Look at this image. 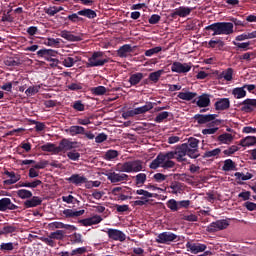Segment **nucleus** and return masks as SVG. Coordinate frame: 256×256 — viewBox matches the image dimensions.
Here are the masks:
<instances>
[{
	"mask_svg": "<svg viewBox=\"0 0 256 256\" xmlns=\"http://www.w3.org/2000/svg\"><path fill=\"white\" fill-rule=\"evenodd\" d=\"M231 22H215L204 28L206 35H212L215 37L217 35H233V25L236 27H247V21L239 20L237 18H230Z\"/></svg>",
	"mask_w": 256,
	"mask_h": 256,
	"instance_id": "obj_1",
	"label": "nucleus"
},
{
	"mask_svg": "<svg viewBox=\"0 0 256 256\" xmlns=\"http://www.w3.org/2000/svg\"><path fill=\"white\" fill-rule=\"evenodd\" d=\"M118 170L121 173H139V171H143V161L133 160L124 162L118 165Z\"/></svg>",
	"mask_w": 256,
	"mask_h": 256,
	"instance_id": "obj_2",
	"label": "nucleus"
},
{
	"mask_svg": "<svg viewBox=\"0 0 256 256\" xmlns=\"http://www.w3.org/2000/svg\"><path fill=\"white\" fill-rule=\"evenodd\" d=\"M194 119L197 121L198 125H205L207 123V127L221 125V120L217 119V114H195Z\"/></svg>",
	"mask_w": 256,
	"mask_h": 256,
	"instance_id": "obj_3",
	"label": "nucleus"
},
{
	"mask_svg": "<svg viewBox=\"0 0 256 256\" xmlns=\"http://www.w3.org/2000/svg\"><path fill=\"white\" fill-rule=\"evenodd\" d=\"M105 53L101 51L93 52L92 56L88 58V62L86 63L87 69L91 67H103L106 63H109V58H103Z\"/></svg>",
	"mask_w": 256,
	"mask_h": 256,
	"instance_id": "obj_4",
	"label": "nucleus"
},
{
	"mask_svg": "<svg viewBox=\"0 0 256 256\" xmlns=\"http://www.w3.org/2000/svg\"><path fill=\"white\" fill-rule=\"evenodd\" d=\"M171 159H177V156L174 151L166 152V153H159L157 157L150 163V169H159V166L163 161H171Z\"/></svg>",
	"mask_w": 256,
	"mask_h": 256,
	"instance_id": "obj_5",
	"label": "nucleus"
},
{
	"mask_svg": "<svg viewBox=\"0 0 256 256\" xmlns=\"http://www.w3.org/2000/svg\"><path fill=\"white\" fill-rule=\"evenodd\" d=\"M173 241H179V236L173 232H162L156 238L157 243L164 245L173 243Z\"/></svg>",
	"mask_w": 256,
	"mask_h": 256,
	"instance_id": "obj_6",
	"label": "nucleus"
},
{
	"mask_svg": "<svg viewBox=\"0 0 256 256\" xmlns=\"http://www.w3.org/2000/svg\"><path fill=\"white\" fill-rule=\"evenodd\" d=\"M229 227V220H217L215 222L210 223L207 226L208 233H217V231H223V229H227Z\"/></svg>",
	"mask_w": 256,
	"mask_h": 256,
	"instance_id": "obj_7",
	"label": "nucleus"
},
{
	"mask_svg": "<svg viewBox=\"0 0 256 256\" xmlns=\"http://www.w3.org/2000/svg\"><path fill=\"white\" fill-rule=\"evenodd\" d=\"M193 11L192 8L186 7V6H180L176 9H174L171 13H170V17L172 19H177V17H189V15H191V12Z\"/></svg>",
	"mask_w": 256,
	"mask_h": 256,
	"instance_id": "obj_8",
	"label": "nucleus"
},
{
	"mask_svg": "<svg viewBox=\"0 0 256 256\" xmlns=\"http://www.w3.org/2000/svg\"><path fill=\"white\" fill-rule=\"evenodd\" d=\"M107 235L109 239H112V241H120V243H123V241L127 239L125 233L118 229L109 228L107 230Z\"/></svg>",
	"mask_w": 256,
	"mask_h": 256,
	"instance_id": "obj_9",
	"label": "nucleus"
},
{
	"mask_svg": "<svg viewBox=\"0 0 256 256\" xmlns=\"http://www.w3.org/2000/svg\"><path fill=\"white\" fill-rule=\"evenodd\" d=\"M172 73H189L191 71V64L189 63H181V62H173L171 66Z\"/></svg>",
	"mask_w": 256,
	"mask_h": 256,
	"instance_id": "obj_10",
	"label": "nucleus"
},
{
	"mask_svg": "<svg viewBox=\"0 0 256 256\" xmlns=\"http://www.w3.org/2000/svg\"><path fill=\"white\" fill-rule=\"evenodd\" d=\"M186 249L190 251V253L197 255V253H203V251L207 249V245L199 242H187Z\"/></svg>",
	"mask_w": 256,
	"mask_h": 256,
	"instance_id": "obj_11",
	"label": "nucleus"
},
{
	"mask_svg": "<svg viewBox=\"0 0 256 256\" xmlns=\"http://www.w3.org/2000/svg\"><path fill=\"white\" fill-rule=\"evenodd\" d=\"M244 113H253L256 109V99L247 98L239 104Z\"/></svg>",
	"mask_w": 256,
	"mask_h": 256,
	"instance_id": "obj_12",
	"label": "nucleus"
},
{
	"mask_svg": "<svg viewBox=\"0 0 256 256\" xmlns=\"http://www.w3.org/2000/svg\"><path fill=\"white\" fill-rule=\"evenodd\" d=\"M174 153L176 155V161H178V163H183L187 161V158H185V156L187 155V143H183L180 146L176 147Z\"/></svg>",
	"mask_w": 256,
	"mask_h": 256,
	"instance_id": "obj_13",
	"label": "nucleus"
},
{
	"mask_svg": "<svg viewBox=\"0 0 256 256\" xmlns=\"http://www.w3.org/2000/svg\"><path fill=\"white\" fill-rule=\"evenodd\" d=\"M75 145H77V142H73L67 138H64L59 142L58 152L65 153V151H71V149H75Z\"/></svg>",
	"mask_w": 256,
	"mask_h": 256,
	"instance_id": "obj_14",
	"label": "nucleus"
},
{
	"mask_svg": "<svg viewBox=\"0 0 256 256\" xmlns=\"http://www.w3.org/2000/svg\"><path fill=\"white\" fill-rule=\"evenodd\" d=\"M66 181L72 185H75L76 187H81L83 184L88 183L87 177L81 176L80 174H72L66 179Z\"/></svg>",
	"mask_w": 256,
	"mask_h": 256,
	"instance_id": "obj_15",
	"label": "nucleus"
},
{
	"mask_svg": "<svg viewBox=\"0 0 256 256\" xmlns=\"http://www.w3.org/2000/svg\"><path fill=\"white\" fill-rule=\"evenodd\" d=\"M15 209H19V206L11 202V198L0 199V211H15Z\"/></svg>",
	"mask_w": 256,
	"mask_h": 256,
	"instance_id": "obj_16",
	"label": "nucleus"
},
{
	"mask_svg": "<svg viewBox=\"0 0 256 256\" xmlns=\"http://www.w3.org/2000/svg\"><path fill=\"white\" fill-rule=\"evenodd\" d=\"M43 203V199L39 196H32L24 201V209H33L34 207H39Z\"/></svg>",
	"mask_w": 256,
	"mask_h": 256,
	"instance_id": "obj_17",
	"label": "nucleus"
},
{
	"mask_svg": "<svg viewBox=\"0 0 256 256\" xmlns=\"http://www.w3.org/2000/svg\"><path fill=\"white\" fill-rule=\"evenodd\" d=\"M107 179L111 183H121L123 181H127L129 179V175L110 172L107 174Z\"/></svg>",
	"mask_w": 256,
	"mask_h": 256,
	"instance_id": "obj_18",
	"label": "nucleus"
},
{
	"mask_svg": "<svg viewBox=\"0 0 256 256\" xmlns=\"http://www.w3.org/2000/svg\"><path fill=\"white\" fill-rule=\"evenodd\" d=\"M216 111H227L231 107L229 98H218L214 104Z\"/></svg>",
	"mask_w": 256,
	"mask_h": 256,
	"instance_id": "obj_19",
	"label": "nucleus"
},
{
	"mask_svg": "<svg viewBox=\"0 0 256 256\" xmlns=\"http://www.w3.org/2000/svg\"><path fill=\"white\" fill-rule=\"evenodd\" d=\"M4 175L9 177V179L4 180V185H15L17 181H21V175L16 174L15 172H9V170L4 171Z\"/></svg>",
	"mask_w": 256,
	"mask_h": 256,
	"instance_id": "obj_20",
	"label": "nucleus"
},
{
	"mask_svg": "<svg viewBox=\"0 0 256 256\" xmlns=\"http://www.w3.org/2000/svg\"><path fill=\"white\" fill-rule=\"evenodd\" d=\"M58 35L59 37H62V39H66V41H71V42L83 41V38L81 36L73 35L71 31H68V30H62Z\"/></svg>",
	"mask_w": 256,
	"mask_h": 256,
	"instance_id": "obj_21",
	"label": "nucleus"
},
{
	"mask_svg": "<svg viewBox=\"0 0 256 256\" xmlns=\"http://www.w3.org/2000/svg\"><path fill=\"white\" fill-rule=\"evenodd\" d=\"M143 77H145V74L141 72H136L134 74H131L128 83H130L131 87H137L143 81Z\"/></svg>",
	"mask_w": 256,
	"mask_h": 256,
	"instance_id": "obj_22",
	"label": "nucleus"
},
{
	"mask_svg": "<svg viewBox=\"0 0 256 256\" xmlns=\"http://www.w3.org/2000/svg\"><path fill=\"white\" fill-rule=\"evenodd\" d=\"M129 53H133V47L130 44H124L117 50V56L121 59L127 58Z\"/></svg>",
	"mask_w": 256,
	"mask_h": 256,
	"instance_id": "obj_23",
	"label": "nucleus"
},
{
	"mask_svg": "<svg viewBox=\"0 0 256 256\" xmlns=\"http://www.w3.org/2000/svg\"><path fill=\"white\" fill-rule=\"evenodd\" d=\"M63 215L66 219H75V217H81V215H85V210H73V209H65L63 210Z\"/></svg>",
	"mask_w": 256,
	"mask_h": 256,
	"instance_id": "obj_24",
	"label": "nucleus"
},
{
	"mask_svg": "<svg viewBox=\"0 0 256 256\" xmlns=\"http://www.w3.org/2000/svg\"><path fill=\"white\" fill-rule=\"evenodd\" d=\"M209 94H202L198 97V101L196 102V105L198 107L204 108L209 107L211 105V98H209Z\"/></svg>",
	"mask_w": 256,
	"mask_h": 256,
	"instance_id": "obj_25",
	"label": "nucleus"
},
{
	"mask_svg": "<svg viewBox=\"0 0 256 256\" xmlns=\"http://www.w3.org/2000/svg\"><path fill=\"white\" fill-rule=\"evenodd\" d=\"M42 151L46 153H52L53 155H59V146H56L53 143H46L40 147Z\"/></svg>",
	"mask_w": 256,
	"mask_h": 256,
	"instance_id": "obj_26",
	"label": "nucleus"
},
{
	"mask_svg": "<svg viewBox=\"0 0 256 256\" xmlns=\"http://www.w3.org/2000/svg\"><path fill=\"white\" fill-rule=\"evenodd\" d=\"M38 57H43L44 59H46L47 61H49V59H51V57H55V55H57V51L53 50V49H41L37 52Z\"/></svg>",
	"mask_w": 256,
	"mask_h": 256,
	"instance_id": "obj_27",
	"label": "nucleus"
},
{
	"mask_svg": "<svg viewBox=\"0 0 256 256\" xmlns=\"http://www.w3.org/2000/svg\"><path fill=\"white\" fill-rule=\"evenodd\" d=\"M234 177H236L238 185H243L242 181H249V179H253V174L249 172H247L246 174L242 172H236L234 174Z\"/></svg>",
	"mask_w": 256,
	"mask_h": 256,
	"instance_id": "obj_28",
	"label": "nucleus"
},
{
	"mask_svg": "<svg viewBox=\"0 0 256 256\" xmlns=\"http://www.w3.org/2000/svg\"><path fill=\"white\" fill-rule=\"evenodd\" d=\"M223 47H225V42H223L221 39H211L208 42L209 49H218V51H223Z\"/></svg>",
	"mask_w": 256,
	"mask_h": 256,
	"instance_id": "obj_29",
	"label": "nucleus"
},
{
	"mask_svg": "<svg viewBox=\"0 0 256 256\" xmlns=\"http://www.w3.org/2000/svg\"><path fill=\"white\" fill-rule=\"evenodd\" d=\"M66 133H69L71 137H75V135H83L85 133V128L83 126H70L69 129L66 130Z\"/></svg>",
	"mask_w": 256,
	"mask_h": 256,
	"instance_id": "obj_30",
	"label": "nucleus"
},
{
	"mask_svg": "<svg viewBox=\"0 0 256 256\" xmlns=\"http://www.w3.org/2000/svg\"><path fill=\"white\" fill-rule=\"evenodd\" d=\"M233 139H234L233 134H229V133H223L219 135L217 138L219 143H222L224 145H230V143H233Z\"/></svg>",
	"mask_w": 256,
	"mask_h": 256,
	"instance_id": "obj_31",
	"label": "nucleus"
},
{
	"mask_svg": "<svg viewBox=\"0 0 256 256\" xmlns=\"http://www.w3.org/2000/svg\"><path fill=\"white\" fill-rule=\"evenodd\" d=\"M232 95L235 99H243L247 97V91H245V87H237L232 90Z\"/></svg>",
	"mask_w": 256,
	"mask_h": 256,
	"instance_id": "obj_32",
	"label": "nucleus"
},
{
	"mask_svg": "<svg viewBox=\"0 0 256 256\" xmlns=\"http://www.w3.org/2000/svg\"><path fill=\"white\" fill-rule=\"evenodd\" d=\"M77 15H81L82 17H87V19H95V17H97V12L89 8H84L83 10L78 11Z\"/></svg>",
	"mask_w": 256,
	"mask_h": 256,
	"instance_id": "obj_33",
	"label": "nucleus"
},
{
	"mask_svg": "<svg viewBox=\"0 0 256 256\" xmlns=\"http://www.w3.org/2000/svg\"><path fill=\"white\" fill-rule=\"evenodd\" d=\"M239 145H241V147H251L253 145H256V137L255 136H247L244 139L240 140Z\"/></svg>",
	"mask_w": 256,
	"mask_h": 256,
	"instance_id": "obj_34",
	"label": "nucleus"
},
{
	"mask_svg": "<svg viewBox=\"0 0 256 256\" xmlns=\"http://www.w3.org/2000/svg\"><path fill=\"white\" fill-rule=\"evenodd\" d=\"M161 75H165V70L160 69L158 71L151 72L148 77L151 83L155 84V83H159V79H161Z\"/></svg>",
	"mask_w": 256,
	"mask_h": 256,
	"instance_id": "obj_35",
	"label": "nucleus"
},
{
	"mask_svg": "<svg viewBox=\"0 0 256 256\" xmlns=\"http://www.w3.org/2000/svg\"><path fill=\"white\" fill-rule=\"evenodd\" d=\"M151 109H153V102H146L144 106L135 108L136 115H144V113H148Z\"/></svg>",
	"mask_w": 256,
	"mask_h": 256,
	"instance_id": "obj_36",
	"label": "nucleus"
},
{
	"mask_svg": "<svg viewBox=\"0 0 256 256\" xmlns=\"http://www.w3.org/2000/svg\"><path fill=\"white\" fill-rule=\"evenodd\" d=\"M197 96V92H179L178 99H182V101H193Z\"/></svg>",
	"mask_w": 256,
	"mask_h": 256,
	"instance_id": "obj_37",
	"label": "nucleus"
},
{
	"mask_svg": "<svg viewBox=\"0 0 256 256\" xmlns=\"http://www.w3.org/2000/svg\"><path fill=\"white\" fill-rule=\"evenodd\" d=\"M218 79H225V81H233V68H228L218 75Z\"/></svg>",
	"mask_w": 256,
	"mask_h": 256,
	"instance_id": "obj_38",
	"label": "nucleus"
},
{
	"mask_svg": "<svg viewBox=\"0 0 256 256\" xmlns=\"http://www.w3.org/2000/svg\"><path fill=\"white\" fill-rule=\"evenodd\" d=\"M77 61H79L78 56H75V57L68 56L62 59V65H64V67H73V65H75Z\"/></svg>",
	"mask_w": 256,
	"mask_h": 256,
	"instance_id": "obj_39",
	"label": "nucleus"
},
{
	"mask_svg": "<svg viewBox=\"0 0 256 256\" xmlns=\"http://www.w3.org/2000/svg\"><path fill=\"white\" fill-rule=\"evenodd\" d=\"M236 168H237V165L231 159H226L222 167L223 171H235Z\"/></svg>",
	"mask_w": 256,
	"mask_h": 256,
	"instance_id": "obj_40",
	"label": "nucleus"
},
{
	"mask_svg": "<svg viewBox=\"0 0 256 256\" xmlns=\"http://www.w3.org/2000/svg\"><path fill=\"white\" fill-rule=\"evenodd\" d=\"M170 189V192L173 193V195H177V193L183 191V185L180 182L175 181L170 184Z\"/></svg>",
	"mask_w": 256,
	"mask_h": 256,
	"instance_id": "obj_41",
	"label": "nucleus"
},
{
	"mask_svg": "<svg viewBox=\"0 0 256 256\" xmlns=\"http://www.w3.org/2000/svg\"><path fill=\"white\" fill-rule=\"evenodd\" d=\"M17 196L20 199H31V197H33V192L27 190V189H20L17 192Z\"/></svg>",
	"mask_w": 256,
	"mask_h": 256,
	"instance_id": "obj_42",
	"label": "nucleus"
},
{
	"mask_svg": "<svg viewBox=\"0 0 256 256\" xmlns=\"http://www.w3.org/2000/svg\"><path fill=\"white\" fill-rule=\"evenodd\" d=\"M221 154V148H216L213 150H208L204 153V159H211V157H219Z\"/></svg>",
	"mask_w": 256,
	"mask_h": 256,
	"instance_id": "obj_43",
	"label": "nucleus"
},
{
	"mask_svg": "<svg viewBox=\"0 0 256 256\" xmlns=\"http://www.w3.org/2000/svg\"><path fill=\"white\" fill-rule=\"evenodd\" d=\"M65 230H57L55 232L50 233L51 239H56L57 241H63L65 239Z\"/></svg>",
	"mask_w": 256,
	"mask_h": 256,
	"instance_id": "obj_44",
	"label": "nucleus"
},
{
	"mask_svg": "<svg viewBox=\"0 0 256 256\" xmlns=\"http://www.w3.org/2000/svg\"><path fill=\"white\" fill-rule=\"evenodd\" d=\"M135 181H136V185H138V187H141V185H144L145 182L147 181V174L145 173H139L135 176Z\"/></svg>",
	"mask_w": 256,
	"mask_h": 256,
	"instance_id": "obj_45",
	"label": "nucleus"
},
{
	"mask_svg": "<svg viewBox=\"0 0 256 256\" xmlns=\"http://www.w3.org/2000/svg\"><path fill=\"white\" fill-rule=\"evenodd\" d=\"M161 51H163V48L161 46H157V47L146 50L145 56L153 57V55H157V53H161Z\"/></svg>",
	"mask_w": 256,
	"mask_h": 256,
	"instance_id": "obj_46",
	"label": "nucleus"
},
{
	"mask_svg": "<svg viewBox=\"0 0 256 256\" xmlns=\"http://www.w3.org/2000/svg\"><path fill=\"white\" fill-rule=\"evenodd\" d=\"M62 201L64 203H68V204H73L75 205V203H77V205H79V203H81V201H79L77 198H75L73 195H68V196H62Z\"/></svg>",
	"mask_w": 256,
	"mask_h": 256,
	"instance_id": "obj_47",
	"label": "nucleus"
},
{
	"mask_svg": "<svg viewBox=\"0 0 256 256\" xmlns=\"http://www.w3.org/2000/svg\"><path fill=\"white\" fill-rule=\"evenodd\" d=\"M186 155H188V157H190V159H197L200 155L199 149L189 148V145H187Z\"/></svg>",
	"mask_w": 256,
	"mask_h": 256,
	"instance_id": "obj_48",
	"label": "nucleus"
},
{
	"mask_svg": "<svg viewBox=\"0 0 256 256\" xmlns=\"http://www.w3.org/2000/svg\"><path fill=\"white\" fill-rule=\"evenodd\" d=\"M66 155L70 161H79L81 159V154L76 150L69 151Z\"/></svg>",
	"mask_w": 256,
	"mask_h": 256,
	"instance_id": "obj_49",
	"label": "nucleus"
},
{
	"mask_svg": "<svg viewBox=\"0 0 256 256\" xmlns=\"http://www.w3.org/2000/svg\"><path fill=\"white\" fill-rule=\"evenodd\" d=\"M168 209L172 211H179V202H177L175 199H170L166 203Z\"/></svg>",
	"mask_w": 256,
	"mask_h": 256,
	"instance_id": "obj_50",
	"label": "nucleus"
},
{
	"mask_svg": "<svg viewBox=\"0 0 256 256\" xmlns=\"http://www.w3.org/2000/svg\"><path fill=\"white\" fill-rule=\"evenodd\" d=\"M169 115H171V113L167 111L161 112L155 117L154 121L155 123H163V120L167 119Z\"/></svg>",
	"mask_w": 256,
	"mask_h": 256,
	"instance_id": "obj_51",
	"label": "nucleus"
},
{
	"mask_svg": "<svg viewBox=\"0 0 256 256\" xmlns=\"http://www.w3.org/2000/svg\"><path fill=\"white\" fill-rule=\"evenodd\" d=\"M132 203V207H143V205H147L149 203V199L145 197H140V200H135Z\"/></svg>",
	"mask_w": 256,
	"mask_h": 256,
	"instance_id": "obj_52",
	"label": "nucleus"
},
{
	"mask_svg": "<svg viewBox=\"0 0 256 256\" xmlns=\"http://www.w3.org/2000/svg\"><path fill=\"white\" fill-rule=\"evenodd\" d=\"M237 151H239L238 146L232 145L228 149L224 150L223 154L226 155V157H231V155H234Z\"/></svg>",
	"mask_w": 256,
	"mask_h": 256,
	"instance_id": "obj_53",
	"label": "nucleus"
},
{
	"mask_svg": "<svg viewBox=\"0 0 256 256\" xmlns=\"http://www.w3.org/2000/svg\"><path fill=\"white\" fill-rule=\"evenodd\" d=\"M159 167H162V169H173L175 162L172 160H164L160 163Z\"/></svg>",
	"mask_w": 256,
	"mask_h": 256,
	"instance_id": "obj_54",
	"label": "nucleus"
},
{
	"mask_svg": "<svg viewBox=\"0 0 256 256\" xmlns=\"http://www.w3.org/2000/svg\"><path fill=\"white\" fill-rule=\"evenodd\" d=\"M67 89H69V91H81V89H83V84L74 82L67 85Z\"/></svg>",
	"mask_w": 256,
	"mask_h": 256,
	"instance_id": "obj_55",
	"label": "nucleus"
},
{
	"mask_svg": "<svg viewBox=\"0 0 256 256\" xmlns=\"http://www.w3.org/2000/svg\"><path fill=\"white\" fill-rule=\"evenodd\" d=\"M187 145L189 149H199V140L197 138H189Z\"/></svg>",
	"mask_w": 256,
	"mask_h": 256,
	"instance_id": "obj_56",
	"label": "nucleus"
},
{
	"mask_svg": "<svg viewBox=\"0 0 256 256\" xmlns=\"http://www.w3.org/2000/svg\"><path fill=\"white\" fill-rule=\"evenodd\" d=\"M15 249V245L12 242L2 243L0 245V251H13Z\"/></svg>",
	"mask_w": 256,
	"mask_h": 256,
	"instance_id": "obj_57",
	"label": "nucleus"
},
{
	"mask_svg": "<svg viewBox=\"0 0 256 256\" xmlns=\"http://www.w3.org/2000/svg\"><path fill=\"white\" fill-rule=\"evenodd\" d=\"M17 231V227L13 225H7L2 228L3 235H9V233H15Z\"/></svg>",
	"mask_w": 256,
	"mask_h": 256,
	"instance_id": "obj_58",
	"label": "nucleus"
},
{
	"mask_svg": "<svg viewBox=\"0 0 256 256\" xmlns=\"http://www.w3.org/2000/svg\"><path fill=\"white\" fill-rule=\"evenodd\" d=\"M136 195H143L142 197H144V199H147V198L155 197L156 194H153L143 189H139L136 191Z\"/></svg>",
	"mask_w": 256,
	"mask_h": 256,
	"instance_id": "obj_59",
	"label": "nucleus"
},
{
	"mask_svg": "<svg viewBox=\"0 0 256 256\" xmlns=\"http://www.w3.org/2000/svg\"><path fill=\"white\" fill-rule=\"evenodd\" d=\"M116 157H119V152L117 150H108L106 152V159H108V161L116 159Z\"/></svg>",
	"mask_w": 256,
	"mask_h": 256,
	"instance_id": "obj_60",
	"label": "nucleus"
},
{
	"mask_svg": "<svg viewBox=\"0 0 256 256\" xmlns=\"http://www.w3.org/2000/svg\"><path fill=\"white\" fill-rule=\"evenodd\" d=\"M72 107L75 111H85V104L81 100L75 101Z\"/></svg>",
	"mask_w": 256,
	"mask_h": 256,
	"instance_id": "obj_61",
	"label": "nucleus"
},
{
	"mask_svg": "<svg viewBox=\"0 0 256 256\" xmlns=\"http://www.w3.org/2000/svg\"><path fill=\"white\" fill-rule=\"evenodd\" d=\"M94 95H105L107 93V88L105 86H97L93 88Z\"/></svg>",
	"mask_w": 256,
	"mask_h": 256,
	"instance_id": "obj_62",
	"label": "nucleus"
},
{
	"mask_svg": "<svg viewBox=\"0 0 256 256\" xmlns=\"http://www.w3.org/2000/svg\"><path fill=\"white\" fill-rule=\"evenodd\" d=\"M153 179L156 181V183H163L167 179V175L163 173H156L153 176Z\"/></svg>",
	"mask_w": 256,
	"mask_h": 256,
	"instance_id": "obj_63",
	"label": "nucleus"
},
{
	"mask_svg": "<svg viewBox=\"0 0 256 256\" xmlns=\"http://www.w3.org/2000/svg\"><path fill=\"white\" fill-rule=\"evenodd\" d=\"M71 242L72 243H83V236L79 233H74L71 236Z\"/></svg>",
	"mask_w": 256,
	"mask_h": 256,
	"instance_id": "obj_64",
	"label": "nucleus"
}]
</instances>
